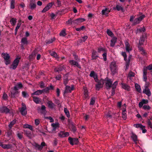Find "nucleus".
Here are the masks:
<instances>
[{"label": "nucleus", "instance_id": "62", "mask_svg": "<svg viewBox=\"0 0 152 152\" xmlns=\"http://www.w3.org/2000/svg\"><path fill=\"white\" fill-rule=\"evenodd\" d=\"M139 50L141 52V53L142 54H145V52L143 49L141 47H139Z\"/></svg>", "mask_w": 152, "mask_h": 152}, {"label": "nucleus", "instance_id": "54", "mask_svg": "<svg viewBox=\"0 0 152 152\" xmlns=\"http://www.w3.org/2000/svg\"><path fill=\"white\" fill-rule=\"evenodd\" d=\"M21 22H19L17 24V26L16 27L15 29H16V30H18V29L20 27L21 25Z\"/></svg>", "mask_w": 152, "mask_h": 152}, {"label": "nucleus", "instance_id": "22", "mask_svg": "<svg viewBox=\"0 0 152 152\" xmlns=\"http://www.w3.org/2000/svg\"><path fill=\"white\" fill-rule=\"evenodd\" d=\"M0 146L4 149H9L12 147V145L10 144H3L1 142H0Z\"/></svg>", "mask_w": 152, "mask_h": 152}, {"label": "nucleus", "instance_id": "52", "mask_svg": "<svg viewBox=\"0 0 152 152\" xmlns=\"http://www.w3.org/2000/svg\"><path fill=\"white\" fill-rule=\"evenodd\" d=\"M147 124L148 126L152 129V123L149 120H148L147 121Z\"/></svg>", "mask_w": 152, "mask_h": 152}, {"label": "nucleus", "instance_id": "28", "mask_svg": "<svg viewBox=\"0 0 152 152\" xmlns=\"http://www.w3.org/2000/svg\"><path fill=\"white\" fill-rule=\"evenodd\" d=\"M51 126L53 127V131H55L59 127V124L58 123H52L51 124Z\"/></svg>", "mask_w": 152, "mask_h": 152}, {"label": "nucleus", "instance_id": "21", "mask_svg": "<svg viewBox=\"0 0 152 152\" xmlns=\"http://www.w3.org/2000/svg\"><path fill=\"white\" fill-rule=\"evenodd\" d=\"M117 38L115 37H113L110 41V45L111 47H113L114 46L115 44L117 41Z\"/></svg>", "mask_w": 152, "mask_h": 152}, {"label": "nucleus", "instance_id": "50", "mask_svg": "<svg viewBox=\"0 0 152 152\" xmlns=\"http://www.w3.org/2000/svg\"><path fill=\"white\" fill-rule=\"evenodd\" d=\"M122 117L124 120H126V111H122Z\"/></svg>", "mask_w": 152, "mask_h": 152}, {"label": "nucleus", "instance_id": "6", "mask_svg": "<svg viewBox=\"0 0 152 152\" xmlns=\"http://www.w3.org/2000/svg\"><path fill=\"white\" fill-rule=\"evenodd\" d=\"M104 81L105 83L106 87L107 89H109L111 87H112L113 85H112V83L113 81L107 78L104 80Z\"/></svg>", "mask_w": 152, "mask_h": 152}, {"label": "nucleus", "instance_id": "19", "mask_svg": "<svg viewBox=\"0 0 152 152\" xmlns=\"http://www.w3.org/2000/svg\"><path fill=\"white\" fill-rule=\"evenodd\" d=\"M70 64L76 66L79 68H81L80 66L78 63L73 60H70L69 61Z\"/></svg>", "mask_w": 152, "mask_h": 152}, {"label": "nucleus", "instance_id": "60", "mask_svg": "<svg viewBox=\"0 0 152 152\" xmlns=\"http://www.w3.org/2000/svg\"><path fill=\"white\" fill-rule=\"evenodd\" d=\"M145 82V85L144 86V88H148V87L149 86L150 83L148 82H147L146 81Z\"/></svg>", "mask_w": 152, "mask_h": 152}, {"label": "nucleus", "instance_id": "51", "mask_svg": "<svg viewBox=\"0 0 152 152\" xmlns=\"http://www.w3.org/2000/svg\"><path fill=\"white\" fill-rule=\"evenodd\" d=\"M135 74L134 73L132 72H130L128 76V77L129 79H130V77H134V76Z\"/></svg>", "mask_w": 152, "mask_h": 152}, {"label": "nucleus", "instance_id": "43", "mask_svg": "<svg viewBox=\"0 0 152 152\" xmlns=\"http://www.w3.org/2000/svg\"><path fill=\"white\" fill-rule=\"evenodd\" d=\"M21 42L24 44H27L28 43L27 38L26 37L23 38L21 39Z\"/></svg>", "mask_w": 152, "mask_h": 152}, {"label": "nucleus", "instance_id": "14", "mask_svg": "<svg viewBox=\"0 0 152 152\" xmlns=\"http://www.w3.org/2000/svg\"><path fill=\"white\" fill-rule=\"evenodd\" d=\"M125 44L126 51L128 52H129L130 51L132 50V48L131 46L126 40L125 41Z\"/></svg>", "mask_w": 152, "mask_h": 152}, {"label": "nucleus", "instance_id": "63", "mask_svg": "<svg viewBox=\"0 0 152 152\" xmlns=\"http://www.w3.org/2000/svg\"><path fill=\"white\" fill-rule=\"evenodd\" d=\"M39 86L41 88H43L45 86V84L43 82H41Z\"/></svg>", "mask_w": 152, "mask_h": 152}, {"label": "nucleus", "instance_id": "1", "mask_svg": "<svg viewBox=\"0 0 152 152\" xmlns=\"http://www.w3.org/2000/svg\"><path fill=\"white\" fill-rule=\"evenodd\" d=\"M22 87V85L21 83H17L14 87L13 90L12 91L11 93L12 96L14 97L18 93L17 90Z\"/></svg>", "mask_w": 152, "mask_h": 152}, {"label": "nucleus", "instance_id": "9", "mask_svg": "<svg viewBox=\"0 0 152 152\" xmlns=\"http://www.w3.org/2000/svg\"><path fill=\"white\" fill-rule=\"evenodd\" d=\"M20 111L21 114L23 115H25L26 114V107L25 104H22V107L20 108Z\"/></svg>", "mask_w": 152, "mask_h": 152}, {"label": "nucleus", "instance_id": "45", "mask_svg": "<svg viewBox=\"0 0 152 152\" xmlns=\"http://www.w3.org/2000/svg\"><path fill=\"white\" fill-rule=\"evenodd\" d=\"M50 55L56 58H58L57 55L56 53L53 51H51L50 52Z\"/></svg>", "mask_w": 152, "mask_h": 152}, {"label": "nucleus", "instance_id": "41", "mask_svg": "<svg viewBox=\"0 0 152 152\" xmlns=\"http://www.w3.org/2000/svg\"><path fill=\"white\" fill-rule=\"evenodd\" d=\"M66 29H63L62 30L60 33V35L61 36L64 37L66 35V33L65 32Z\"/></svg>", "mask_w": 152, "mask_h": 152}, {"label": "nucleus", "instance_id": "59", "mask_svg": "<svg viewBox=\"0 0 152 152\" xmlns=\"http://www.w3.org/2000/svg\"><path fill=\"white\" fill-rule=\"evenodd\" d=\"M98 52L99 53L104 52V49L102 48H99L98 49Z\"/></svg>", "mask_w": 152, "mask_h": 152}, {"label": "nucleus", "instance_id": "34", "mask_svg": "<svg viewBox=\"0 0 152 152\" xmlns=\"http://www.w3.org/2000/svg\"><path fill=\"white\" fill-rule=\"evenodd\" d=\"M131 137L134 142L136 143L137 140V135L133 133H132Z\"/></svg>", "mask_w": 152, "mask_h": 152}, {"label": "nucleus", "instance_id": "24", "mask_svg": "<svg viewBox=\"0 0 152 152\" xmlns=\"http://www.w3.org/2000/svg\"><path fill=\"white\" fill-rule=\"evenodd\" d=\"M121 84L122 85V88L123 89L128 91H130V88L127 84L123 83H121Z\"/></svg>", "mask_w": 152, "mask_h": 152}, {"label": "nucleus", "instance_id": "30", "mask_svg": "<svg viewBox=\"0 0 152 152\" xmlns=\"http://www.w3.org/2000/svg\"><path fill=\"white\" fill-rule=\"evenodd\" d=\"M64 67L63 66H61L55 69V71L56 72H59L62 71L64 69Z\"/></svg>", "mask_w": 152, "mask_h": 152}, {"label": "nucleus", "instance_id": "2", "mask_svg": "<svg viewBox=\"0 0 152 152\" xmlns=\"http://www.w3.org/2000/svg\"><path fill=\"white\" fill-rule=\"evenodd\" d=\"M110 68L112 73L114 75L117 72V67L115 61H113L111 62L110 65Z\"/></svg>", "mask_w": 152, "mask_h": 152}, {"label": "nucleus", "instance_id": "49", "mask_svg": "<svg viewBox=\"0 0 152 152\" xmlns=\"http://www.w3.org/2000/svg\"><path fill=\"white\" fill-rule=\"evenodd\" d=\"M95 102V98H92L91 99L90 104V105H93L94 104Z\"/></svg>", "mask_w": 152, "mask_h": 152}, {"label": "nucleus", "instance_id": "61", "mask_svg": "<svg viewBox=\"0 0 152 152\" xmlns=\"http://www.w3.org/2000/svg\"><path fill=\"white\" fill-rule=\"evenodd\" d=\"M22 93L23 96L24 97H26L28 96V94H27V93L25 91H23Z\"/></svg>", "mask_w": 152, "mask_h": 152}, {"label": "nucleus", "instance_id": "20", "mask_svg": "<svg viewBox=\"0 0 152 152\" xmlns=\"http://www.w3.org/2000/svg\"><path fill=\"white\" fill-rule=\"evenodd\" d=\"M53 87L51 85L50 86L48 87L43 89L42 90V93H47L48 92L49 90H53Z\"/></svg>", "mask_w": 152, "mask_h": 152}, {"label": "nucleus", "instance_id": "12", "mask_svg": "<svg viewBox=\"0 0 152 152\" xmlns=\"http://www.w3.org/2000/svg\"><path fill=\"white\" fill-rule=\"evenodd\" d=\"M91 77H93L95 80V82H98V79L97 77V75L96 73H95L94 71L91 72L90 74Z\"/></svg>", "mask_w": 152, "mask_h": 152}, {"label": "nucleus", "instance_id": "36", "mask_svg": "<svg viewBox=\"0 0 152 152\" xmlns=\"http://www.w3.org/2000/svg\"><path fill=\"white\" fill-rule=\"evenodd\" d=\"M42 93V90H38L34 92V93H32L31 94L32 95H39Z\"/></svg>", "mask_w": 152, "mask_h": 152}, {"label": "nucleus", "instance_id": "64", "mask_svg": "<svg viewBox=\"0 0 152 152\" xmlns=\"http://www.w3.org/2000/svg\"><path fill=\"white\" fill-rule=\"evenodd\" d=\"M102 56L104 58V61H106L107 60V54L105 52H104L102 54Z\"/></svg>", "mask_w": 152, "mask_h": 152}, {"label": "nucleus", "instance_id": "27", "mask_svg": "<svg viewBox=\"0 0 152 152\" xmlns=\"http://www.w3.org/2000/svg\"><path fill=\"white\" fill-rule=\"evenodd\" d=\"M98 57L97 53L94 51H93L92 53V59H95Z\"/></svg>", "mask_w": 152, "mask_h": 152}, {"label": "nucleus", "instance_id": "37", "mask_svg": "<svg viewBox=\"0 0 152 152\" xmlns=\"http://www.w3.org/2000/svg\"><path fill=\"white\" fill-rule=\"evenodd\" d=\"M84 91V95L85 97L86 98H88V91L87 90V88L86 87L83 88Z\"/></svg>", "mask_w": 152, "mask_h": 152}, {"label": "nucleus", "instance_id": "26", "mask_svg": "<svg viewBox=\"0 0 152 152\" xmlns=\"http://www.w3.org/2000/svg\"><path fill=\"white\" fill-rule=\"evenodd\" d=\"M118 83V81H115L113 84V86H112V95H113L114 94L115 92V89L116 86L117 85Z\"/></svg>", "mask_w": 152, "mask_h": 152}, {"label": "nucleus", "instance_id": "17", "mask_svg": "<svg viewBox=\"0 0 152 152\" xmlns=\"http://www.w3.org/2000/svg\"><path fill=\"white\" fill-rule=\"evenodd\" d=\"M142 92L148 96H150L151 95V92L149 88H144Z\"/></svg>", "mask_w": 152, "mask_h": 152}, {"label": "nucleus", "instance_id": "10", "mask_svg": "<svg viewBox=\"0 0 152 152\" xmlns=\"http://www.w3.org/2000/svg\"><path fill=\"white\" fill-rule=\"evenodd\" d=\"M98 83L96 85V86L97 90H99V89L103 86L104 83V80L101 79L99 82H98Z\"/></svg>", "mask_w": 152, "mask_h": 152}, {"label": "nucleus", "instance_id": "3", "mask_svg": "<svg viewBox=\"0 0 152 152\" xmlns=\"http://www.w3.org/2000/svg\"><path fill=\"white\" fill-rule=\"evenodd\" d=\"M1 56L4 58L5 64L6 65L9 64L10 63V56L8 54L3 53H2Z\"/></svg>", "mask_w": 152, "mask_h": 152}, {"label": "nucleus", "instance_id": "53", "mask_svg": "<svg viewBox=\"0 0 152 152\" xmlns=\"http://www.w3.org/2000/svg\"><path fill=\"white\" fill-rule=\"evenodd\" d=\"M107 34L110 36L112 37L113 35V34L112 33V32L110 30H107Z\"/></svg>", "mask_w": 152, "mask_h": 152}, {"label": "nucleus", "instance_id": "32", "mask_svg": "<svg viewBox=\"0 0 152 152\" xmlns=\"http://www.w3.org/2000/svg\"><path fill=\"white\" fill-rule=\"evenodd\" d=\"M110 10L107 8H105L104 10H103L102 11V14L103 15H107L110 12Z\"/></svg>", "mask_w": 152, "mask_h": 152}, {"label": "nucleus", "instance_id": "8", "mask_svg": "<svg viewBox=\"0 0 152 152\" xmlns=\"http://www.w3.org/2000/svg\"><path fill=\"white\" fill-rule=\"evenodd\" d=\"M74 87L73 85H72L71 86H66L64 93L71 92L72 91L74 90Z\"/></svg>", "mask_w": 152, "mask_h": 152}, {"label": "nucleus", "instance_id": "44", "mask_svg": "<svg viewBox=\"0 0 152 152\" xmlns=\"http://www.w3.org/2000/svg\"><path fill=\"white\" fill-rule=\"evenodd\" d=\"M10 22L12 25L14 26L16 22V19L14 18H12L10 20Z\"/></svg>", "mask_w": 152, "mask_h": 152}, {"label": "nucleus", "instance_id": "25", "mask_svg": "<svg viewBox=\"0 0 152 152\" xmlns=\"http://www.w3.org/2000/svg\"><path fill=\"white\" fill-rule=\"evenodd\" d=\"M30 8L31 10H33L36 8V4L34 2L31 1L29 4Z\"/></svg>", "mask_w": 152, "mask_h": 152}, {"label": "nucleus", "instance_id": "55", "mask_svg": "<svg viewBox=\"0 0 152 152\" xmlns=\"http://www.w3.org/2000/svg\"><path fill=\"white\" fill-rule=\"evenodd\" d=\"M143 108L144 110H149L150 108V107L148 105H144L143 106Z\"/></svg>", "mask_w": 152, "mask_h": 152}, {"label": "nucleus", "instance_id": "31", "mask_svg": "<svg viewBox=\"0 0 152 152\" xmlns=\"http://www.w3.org/2000/svg\"><path fill=\"white\" fill-rule=\"evenodd\" d=\"M68 75H64V83L65 86H66V84L68 83Z\"/></svg>", "mask_w": 152, "mask_h": 152}, {"label": "nucleus", "instance_id": "40", "mask_svg": "<svg viewBox=\"0 0 152 152\" xmlns=\"http://www.w3.org/2000/svg\"><path fill=\"white\" fill-rule=\"evenodd\" d=\"M15 0H11L10 1V8L13 9L15 8Z\"/></svg>", "mask_w": 152, "mask_h": 152}, {"label": "nucleus", "instance_id": "4", "mask_svg": "<svg viewBox=\"0 0 152 152\" xmlns=\"http://www.w3.org/2000/svg\"><path fill=\"white\" fill-rule=\"evenodd\" d=\"M20 58H17L14 61L12 64L11 65L10 68L15 69L17 67Z\"/></svg>", "mask_w": 152, "mask_h": 152}, {"label": "nucleus", "instance_id": "42", "mask_svg": "<svg viewBox=\"0 0 152 152\" xmlns=\"http://www.w3.org/2000/svg\"><path fill=\"white\" fill-rule=\"evenodd\" d=\"M116 8L117 10L118 11H123V9L122 7H121V5L120 4H117L116 6Z\"/></svg>", "mask_w": 152, "mask_h": 152}, {"label": "nucleus", "instance_id": "23", "mask_svg": "<svg viewBox=\"0 0 152 152\" xmlns=\"http://www.w3.org/2000/svg\"><path fill=\"white\" fill-rule=\"evenodd\" d=\"M147 70L146 69H145V68H144L143 70V80L146 82L147 80Z\"/></svg>", "mask_w": 152, "mask_h": 152}, {"label": "nucleus", "instance_id": "5", "mask_svg": "<svg viewBox=\"0 0 152 152\" xmlns=\"http://www.w3.org/2000/svg\"><path fill=\"white\" fill-rule=\"evenodd\" d=\"M134 126L136 128H140L142 130L143 133H144L147 131L145 129V126L142 125L141 124H134Z\"/></svg>", "mask_w": 152, "mask_h": 152}, {"label": "nucleus", "instance_id": "33", "mask_svg": "<svg viewBox=\"0 0 152 152\" xmlns=\"http://www.w3.org/2000/svg\"><path fill=\"white\" fill-rule=\"evenodd\" d=\"M135 87L137 91L140 93L142 92V90L138 84L135 83Z\"/></svg>", "mask_w": 152, "mask_h": 152}, {"label": "nucleus", "instance_id": "11", "mask_svg": "<svg viewBox=\"0 0 152 152\" xmlns=\"http://www.w3.org/2000/svg\"><path fill=\"white\" fill-rule=\"evenodd\" d=\"M69 143L72 145L76 144L78 143V139L77 138H72L69 137L68 139Z\"/></svg>", "mask_w": 152, "mask_h": 152}, {"label": "nucleus", "instance_id": "16", "mask_svg": "<svg viewBox=\"0 0 152 152\" xmlns=\"http://www.w3.org/2000/svg\"><path fill=\"white\" fill-rule=\"evenodd\" d=\"M45 143L43 142L41 143V145L37 143H35L34 145L37 149L38 150H41L42 149L43 147L45 146Z\"/></svg>", "mask_w": 152, "mask_h": 152}, {"label": "nucleus", "instance_id": "18", "mask_svg": "<svg viewBox=\"0 0 152 152\" xmlns=\"http://www.w3.org/2000/svg\"><path fill=\"white\" fill-rule=\"evenodd\" d=\"M52 3H50L48 4L43 9L42 11V12H45L48 10L52 6Z\"/></svg>", "mask_w": 152, "mask_h": 152}, {"label": "nucleus", "instance_id": "35", "mask_svg": "<svg viewBox=\"0 0 152 152\" xmlns=\"http://www.w3.org/2000/svg\"><path fill=\"white\" fill-rule=\"evenodd\" d=\"M48 104L49 107L51 109L53 108L55 106L54 104L50 101H48Z\"/></svg>", "mask_w": 152, "mask_h": 152}, {"label": "nucleus", "instance_id": "39", "mask_svg": "<svg viewBox=\"0 0 152 152\" xmlns=\"http://www.w3.org/2000/svg\"><path fill=\"white\" fill-rule=\"evenodd\" d=\"M145 37L142 36L140 37V39L139 42V44L140 45H143V42L145 40Z\"/></svg>", "mask_w": 152, "mask_h": 152}, {"label": "nucleus", "instance_id": "56", "mask_svg": "<svg viewBox=\"0 0 152 152\" xmlns=\"http://www.w3.org/2000/svg\"><path fill=\"white\" fill-rule=\"evenodd\" d=\"M59 136L61 137H64V132H61L59 133Z\"/></svg>", "mask_w": 152, "mask_h": 152}, {"label": "nucleus", "instance_id": "58", "mask_svg": "<svg viewBox=\"0 0 152 152\" xmlns=\"http://www.w3.org/2000/svg\"><path fill=\"white\" fill-rule=\"evenodd\" d=\"M8 98L7 95L5 94V93H4L3 94V98L4 100H6Z\"/></svg>", "mask_w": 152, "mask_h": 152}, {"label": "nucleus", "instance_id": "29", "mask_svg": "<svg viewBox=\"0 0 152 152\" xmlns=\"http://www.w3.org/2000/svg\"><path fill=\"white\" fill-rule=\"evenodd\" d=\"M85 20V19L83 18H79L75 20H74L73 23L77 24L83 22Z\"/></svg>", "mask_w": 152, "mask_h": 152}, {"label": "nucleus", "instance_id": "38", "mask_svg": "<svg viewBox=\"0 0 152 152\" xmlns=\"http://www.w3.org/2000/svg\"><path fill=\"white\" fill-rule=\"evenodd\" d=\"M33 100L37 104H39L40 102V99L36 96H33Z\"/></svg>", "mask_w": 152, "mask_h": 152}, {"label": "nucleus", "instance_id": "46", "mask_svg": "<svg viewBox=\"0 0 152 152\" xmlns=\"http://www.w3.org/2000/svg\"><path fill=\"white\" fill-rule=\"evenodd\" d=\"M16 120H14L10 123V124L9 125V126L10 129L11 128L12 126L16 123Z\"/></svg>", "mask_w": 152, "mask_h": 152}, {"label": "nucleus", "instance_id": "13", "mask_svg": "<svg viewBox=\"0 0 152 152\" xmlns=\"http://www.w3.org/2000/svg\"><path fill=\"white\" fill-rule=\"evenodd\" d=\"M122 55L124 57V60L126 61V69L128 68L127 67L129 66V63L130 61L129 59V58L128 60L127 59V56L126 52H122L121 53Z\"/></svg>", "mask_w": 152, "mask_h": 152}, {"label": "nucleus", "instance_id": "47", "mask_svg": "<svg viewBox=\"0 0 152 152\" xmlns=\"http://www.w3.org/2000/svg\"><path fill=\"white\" fill-rule=\"evenodd\" d=\"M64 112L66 115L68 117H69L70 116V115L69 112L68 110L67 109V108H65L64 109Z\"/></svg>", "mask_w": 152, "mask_h": 152}, {"label": "nucleus", "instance_id": "15", "mask_svg": "<svg viewBox=\"0 0 152 152\" xmlns=\"http://www.w3.org/2000/svg\"><path fill=\"white\" fill-rule=\"evenodd\" d=\"M10 110L6 107H0V112L7 113H9Z\"/></svg>", "mask_w": 152, "mask_h": 152}, {"label": "nucleus", "instance_id": "48", "mask_svg": "<svg viewBox=\"0 0 152 152\" xmlns=\"http://www.w3.org/2000/svg\"><path fill=\"white\" fill-rule=\"evenodd\" d=\"M145 31V29L144 27L140 28H137V33L139 32H144Z\"/></svg>", "mask_w": 152, "mask_h": 152}, {"label": "nucleus", "instance_id": "57", "mask_svg": "<svg viewBox=\"0 0 152 152\" xmlns=\"http://www.w3.org/2000/svg\"><path fill=\"white\" fill-rule=\"evenodd\" d=\"M146 70L148 69L149 70H152V64L149 65L147 67H144Z\"/></svg>", "mask_w": 152, "mask_h": 152}, {"label": "nucleus", "instance_id": "7", "mask_svg": "<svg viewBox=\"0 0 152 152\" xmlns=\"http://www.w3.org/2000/svg\"><path fill=\"white\" fill-rule=\"evenodd\" d=\"M145 17V15H142L137 18H135L133 21V24L135 25L139 23Z\"/></svg>", "mask_w": 152, "mask_h": 152}]
</instances>
